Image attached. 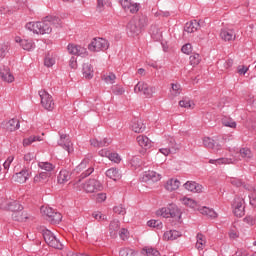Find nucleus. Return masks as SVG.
<instances>
[{
	"label": "nucleus",
	"instance_id": "obj_1",
	"mask_svg": "<svg viewBox=\"0 0 256 256\" xmlns=\"http://www.w3.org/2000/svg\"><path fill=\"white\" fill-rule=\"evenodd\" d=\"M61 29L63 27V21L61 18L55 15H48L41 19V21L28 22L25 25V29L34 33V35H51L53 33V27Z\"/></svg>",
	"mask_w": 256,
	"mask_h": 256
},
{
	"label": "nucleus",
	"instance_id": "obj_2",
	"mask_svg": "<svg viewBox=\"0 0 256 256\" xmlns=\"http://www.w3.org/2000/svg\"><path fill=\"white\" fill-rule=\"evenodd\" d=\"M9 210L12 211V219L14 221H20V223H25L31 219V216L25 211H23V206L18 202H12L10 204Z\"/></svg>",
	"mask_w": 256,
	"mask_h": 256
},
{
	"label": "nucleus",
	"instance_id": "obj_3",
	"mask_svg": "<svg viewBox=\"0 0 256 256\" xmlns=\"http://www.w3.org/2000/svg\"><path fill=\"white\" fill-rule=\"evenodd\" d=\"M95 165V162H93V156L86 157L82 160V162L76 167L77 173H81L84 177H89L91 173L95 171V168H93Z\"/></svg>",
	"mask_w": 256,
	"mask_h": 256
},
{
	"label": "nucleus",
	"instance_id": "obj_4",
	"mask_svg": "<svg viewBox=\"0 0 256 256\" xmlns=\"http://www.w3.org/2000/svg\"><path fill=\"white\" fill-rule=\"evenodd\" d=\"M109 49V42L103 38H93L88 44V51L91 53H99L101 51H107Z\"/></svg>",
	"mask_w": 256,
	"mask_h": 256
},
{
	"label": "nucleus",
	"instance_id": "obj_5",
	"mask_svg": "<svg viewBox=\"0 0 256 256\" xmlns=\"http://www.w3.org/2000/svg\"><path fill=\"white\" fill-rule=\"evenodd\" d=\"M38 95L43 109L46 111H53L55 109V100H53V96L47 90H39Z\"/></svg>",
	"mask_w": 256,
	"mask_h": 256
},
{
	"label": "nucleus",
	"instance_id": "obj_6",
	"mask_svg": "<svg viewBox=\"0 0 256 256\" xmlns=\"http://www.w3.org/2000/svg\"><path fill=\"white\" fill-rule=\"evenodd\" d=\"M134 92L143 93L147 99H152L153 95L157 93V88L147 84L146 82H138L134 87Z\"/></svg>",
	"mask_w": 256,
	"mask_h": 256
},
{
	"label": "nucleus",
	"instance_id": "obj_7",
	"mask_svg": "<svg viewBox=\"0 0 256 256\" xmlns=\"http://www.w3.org/2000/svg\"><path fill=\"white\" fill-rule=\"evenodd\" d=\"M141 24L138 26L137 25V21L135 20H131L128 24H127V35H129V37H137V35H139L141 33V27H144L147 23V18L145 16H142L140 18Z\"/></svg>",
	"mask_w": 256,
	"mask_h": 256
},
{
	"label": "nucleus",
	"instance_id": "obj_8",
	"mask_svg": "<svg viewBox=\"0 0 256 256\" xmlns=\"http://www.w3.org/2000/svg\"><path fill=\"white\" fill-rule=\"evenodd\" d=\"M85 193H97L103 191V183L97 179H88L82 184Z\"/></svg>",
	"mask_w": 256,
	"mask_h": 256
},
{
	"label": "nucleus",
	"instance_id": "obj_9",
	"mask_svg": "<svg viewBox=\"0 0 256 256\" xmlns=\"http://www.w3.org/2000/svg\"><path fill=\"white\" fill-rule=\"evenodd\" d=\"M42 235L44 237V241L49 245V247H53V249H63V244L57 237H55V234L51 232L50 230H43Z\"/></svg>",
	"mask_w": 256,
	"mask_h": 256
},
{
	"label": "nucleus",
	"instance_id": "obj_10",
	"mask_svg": "<svg viewBox=\"0 0 256 256\" xmlns=\"http://www.w3.org/2000/svg\"><path fill=\"white\" fill-rule=\"evenodd\" d=\"M232 211L236 217H243L245 215V200L241 197L235 198L232 203Z\"/></svg>",
	"mask_w": 256,
	"mask_h": 256
},
{
	"label": "nucleus",
	"instance_id": "obj_11",
	"mask_svg": "<svg viewBox=\"0 0 256 256\" xmlns=\"http://www.w3.org/2000/svg\"><path fill=\"white\" fill-rule=\"evenodd\" d=\"M163 176H161V174L153 171V170H148L145 171L141 176H140V181H142V183H157L159 182L160 179H162Z\"/></svg>",
	"mask_w": 256,
	"mask_h": 256
},
{
	"label": "nucleus",
	"instance_id": "obj_12",
	"mask_svg": "<svg viewBox=\"0 0 256 256\" xmlns=\"http://www.w3.org/2000/svg\"><path fill=\"white\" fill-rule=\"evenodd\" d=\"M233 155L238 157V161H241V159H244V161H251V159H253V152L247 147L234 150L231 152V157H233Z\"/></svg>",
	"mask_w": 256,
	"mask_h": 256
},
{
	"label": "nucleus",
	"instance_id": "obj_13",
	"mask_svg": "<svg viewBox=\"0 0 256 256\" xmlns=\"http://www.w3.org/2000/svg\"><path fill=\"white\" fill-rule=\"evenodd\" d=\"M67 49L70 55H76L78 57H87L89 55V51H87V48L81 45L69 44Z\"/></svg>",
	"mask_w": 256,
	"mask_h": 256
},
{
	"label": "nucleus",
	"instance_id": "obj_14",
	"mask_svg": "<svg viewBox=\"0 0 256 256\" xmlns=\"http://www.w3.org/2000/svg\"><path fill=\"white\" fill-rule=\"evenodd\" d=\"M181 187V180L175 177L169 178L164 183V189L168 191V193H175V191H179Z\"/></svg>",
	"mask_w": 256,
	"mask_h": 256
},
{
	"label": "nucleus",
	"instance_id": "obj_15",
	"mask_svg": "<svg viewBox=\"0 0 256 256\" xmlns=\"http://www.w3.org/2000/svg\"><path fill=\"white\" fill-rule=\"evenodd\" d=\"M0 79H2L4 83H14L15 75L11 72V68L8 66L0 67Z\"/></svg>",
	"mask_w": 256,
	"mask_h": 256
},
{
	"label": "nucleus",
	"instance_id": "obj_16",
	"mask_svg": "<svg viewBox=\"0 0 256 256\" xmlns=\"http://www.w3.org/2000/svg\"><path fill=\"white\" fill-rule=\"evenodd\" d=\"M203 147L206 149H212V151H215L216 153H219L221 149H223V145L219 142H215L213 138L210 137H204L202 139Z\"/></svg>",
	"mask_w": 256,
	"mask_h": 256
},
{
	"label": "nucleus",
	"instance_id": "obj_17",
	"mask_svg": "<svg viewBox=\"0 0 256 256\" xmlns=\"http://www.w3.org/2000/svg\"><path fill=\"white\" fill-rule=\"evenodd\" d=\"M119 3L126 13L134 14L139 11V4L131 0H119Z\"/></svg>",
	"mask_w": 256,
	"mask_h": 256
},
{
	"label": "nucleus",
	"instance_id": "obj_18",
	"mask_svg": "<svg viewBox=\"0 0 256 256\" xmlns=\"http://www.w3.org/2000/svg\"><path fill=\"white\" fill-rule=\"evenodd\" d=\"M15 43H18L23 51H33L35 49V42L29 39H22L20 36H15Z\"/></svg>",
	"mask_w": 256,
	"mask_h": 256
},
{
	"label": "nucleus",
	"instance_id": "obj_19",
	"mask_svg": "<svg viewBox=\"0 0 256 256\" xmlns=\"http://www.w3.org/2000/svg\"><path fill=\"white\" fill-rule=\"evenodd\" d=\"M238 161H239V156L233 155L232 158L210 159L209 163L211 165H233Z\"/></svg>",
	"mask_w": 256,
	"mask_h": 256
},
{
	"label": "nucleus",
	"instance_id": "obj_20",
	"mask_svg": "<svg viewBox=\"0 0 256 256\" xmlns=\"http://www.w3.org/2000/svg\"><path fill=\"white\" fill-rule=\"evenodd\" d=\"M58 145L67 151V153H73V142H71V139L67 136V134H62L60 136Z\"/></svg>",
	"mask_w": 256,
	"mask_h": 256
},
{
	"label": "nucleus",
	"instance_id": "obj_21",
	"mask_svg": "<svg viewBox=\"0 0 256 256\" xmlns=\"http://www.w3.org/2000/svg\"><path fill=\"white\" fill-rule=\"evenodd\" d=\"M220 38L222 41H235L237 39V34L235 33L234 29L231 28H222L220 30Z\"/></svg>",
	"mask_w": 256,
	"mask_h": 256
},
{
	"label": "nucleus",
	"instance_id": "obj_22",
	"mask_svg": "<svg viewBox=\"0 0 256 256\" xmlns=\"http://www.w3.org/2000/svg\"><path fill=\"white\" fill-rule=\"evenodd\" d=\"M29 177H31V170H29V168H24L13 176V180L16 183H27Z\"/></svg>",
	"mask_w": 256,
	"mask_h": 256
},
{
	"label": "nucleus",
	"instance_id": "obj_23",
	"mask_svg": "<svg viewBox=\"0 0 256 256\" xmlns=\"http://www.w3.org/2000/svg\"><path fill=\"white\" fill-rule=\"evenodd\" d=\"M82 75L87 81H91L95 77V68L90 63H84L82 65Z\"/></svg>",
	"mask_w": 256,
	"mask_h": 256
},
{
	"label": "nucleus",
	"instance_id": "obj_24",
	"mask_svg": "<svg viewBox=\"0 0 256 256\" xmlns=\"http://www.w3.org/2000/svg\"><path fill=\"white\" fill-rule=\"evenodd\" d=\"M168 211L170 214V219H181V216L183 215V212L181 211V208L177 206L175 203L168 204Z\"/></svg>",
	"mask_w": 256,
	"mask_h": 256
},
{
	"label": "nucleus",
	"instance_id": "obj_25",
	"mask_svg": "<svg viewBox=\"0 0 256 256\" xmlns=\"http://www.w3.org/2000/svg\"><path fill=\"white\" fill-rule=\"evenodd\" d=\"M184 189H186V191H190L191 193H203V185L195 181H187L184 184Z\"/></svg>",
	"mask_w": 256,
	"mask_h": 256
},
{
	"label": "nucleus",
	"instance_id": "obj_26",
	"mask_svg": "<svg viewBox=\"0 0 256 256\" xmlns=\"http://www.w3.org/2000/svg\"><path fill=\"white\" fill-rule=\"evenodd\" d=\"M136 141L139 145V147H141L142 149H151V147L153 146V142L151 141V139H149V137L145 136V135H139L136 138Z\"/></svg>",
	"mask_w": 256,
	"mask_h": 256
},
{
	"label": "nucleus",
	"instance_id": "obj_27",
	"mask_svg": "<svg viewBox=\"0 0 256 256\" xmlns=\"http://www.w3.org/2000/svg\"><path fill=\"white\" fill-rule=\"evenodd\" d=\"M162 145L163 147H168L171 153H177V151L181 149V146L177 144V142H175V139L173 138L164 139L162 141Z\"/></svg>",
	"mask_w": 256,
	"mask_h": 256
},
{
	"label": "nucleus",
	"instance_id": "obj_28",
	"mask_svg": "<svg viewBox=\"0 0 256 256\" xmlns=\"http://www.w3.org/2000/svg\"><path fill=\"white\" fill-rule=\"evenodd\" d=\"M179 201L185 207H189V209H197V207H199V203H197L195 199L187 196L180 197Z\"/></svg>",
	"mask_w": 256,
	"mask_h": 256
},
{
	"label": "nucleus",
	"instance_id": "obj_29",
	"mask_svg": "<svg viewBox=\"0 0 256 256\" xmlns=\"http://www.w3.org/2000/svg\"><path fill=\"white\" fill-rule=\"evenodd\" d=\"M119 229H121V223L119 222V220L114 219L110 222L109 225V233H110V237H117V233H119Z\"/></svg>",
	"mask_w": 256,
	"mask_h": 256
},
{
	"label": "nucleus",
	"instance_id": "obj_30",
	"mask_svg": "<svg viewBox=\"0 0 256 256\" xmlns=\"http://www.w3.org/2000/svg\"><path fill=\"white\" fill-rule=\"evenodd\" d=\"M106 177H108V179H112V181H119V179H121L122 174L121 171L117 168H110L106 171L105 173Z\"/></svg>",
	"mask_w": 256,
	"mask_h": 256
},
{
	"label": "nucleus",
	"instance_id": "obj_31",
	"mask_svg": "<svg viewBox=\"0 0 256 256\" xmlns=\"http://www.w3.org/2000/svg\"><path fill=\"white\" fill-rule=\"evenodd\" d=\"M181 237V232L177 230H169L164 232L163 234V241H175V239H179Z\"/></svg>",
	"mask_w": 256,
	"mask_h": 256
},
{
	"label": "nucleus",
	"instance_id": "obj_32",
	"mask_svg": "<svg viewBox=\"0 0 256 256\" xmlns=\"http://www.w3.org/2000/svg\"><path fill=\"white\" fill-rule=\"evenodd\" d=\"M131 129L134 131V133H143V131L146 129V126L145 123H143V120L135 119L132 121Z\"/></svg>",
	"mask_w": 256,
	"mask_h": 256
},
{
	"label": "nucleus",
	"instance_id": "obj_33",
	"mask_svg": "<svg viewBox=\"0 0 256 256\" xmlns=\"http://www.w3.org/2000/svg\"><path fill=\"white\" fill-rule=\"evenodd\" d=\"M102 81H104L106 85H114L117 81V75L113 72H105L102 74Z\"/></svg>",
	"mask_w": 256,
	"mask_h": 256
},
{
	"label": "nucleus",
	"instance_id": "obj_34",
	"mask_svg": "<svg viewBox=\"0 0 256 256\" xmlns=\"http://www.w3.org/2000/svg\"><path fill=\"white\" fill-rule=\"evenodd\" d=\"M206 245H207V237H205V235L201 233L197 234L196 249H198V251H203Z\"/></svg>",
	"mask_w": 256,
	"mask_h": 256
},
{
	"label": "nucleus",
	"instance_id": "obj_35",
	"mask_svg": "<svg viewBox=\"0 0 256 256\" xmlns=\"http://www.w3.org/2000/svg\"><path fill=\"white\" fill-rule=\"evenodd\" d=\"M51 175V173L41 172L34 176L33 181L36 185H39L40 183H45Z\"/></svg>",
	"mask_w": 256,
	"mask_h": 256
},
{
	"label": "nucleus",
	"instance_id": "obj_36",
	"mask_svg": "<svg viewBox=\"0 0 256 256\" xmlns=\"http://www.w3.org/2000/svg\"><path fill=\"white\" fill-rule=\"evenodd\" d=\"M201 215H206V217H210V219H217V212L209 207H201L198 209Z\"/></svg>",
	"mask_w": 256,
	"mask_h": 256
},
{
	"label": "nucleus",
	"instance_id": "obj_37",
	"mask_svg": "<svg viewBox=\"0 0 256 256\" xmlns=\"http://www.w3.org/2000/svg\"><path fill=\"white\" fill-rule=\"evenodd\" d=\"M69 179H71V172H69L67 170H61L59 172L58 183L60 185H65V183H67V181H69Z\"/></svg>",
	"mask_w": 256,
	"mask_h": 256
},
{
	"label": "nucleus",
	"instance_id": "obj_38",
	"mask_svg": "<svg viewBox=\"0 0 256 256\" xmlns=\"http://www.w3.org/2000/svg\"><path fill=\"white\" fill-rule=\"evenodd\" d=\"M199 29V22L197 20H194L192 22H188L185 25L184 31L186 33H195Z\"/></svg>",
	"mask_w": 256,
	"mask_h": 256
},
{
	"label": "nucleus",
	"instance_id": "obj_39",
	"mask_svg": "<svg viewBox=\"0 0 256 256\" xmlns=\"http://www.w3.org/2000/svg\"><path fill=\"white\" fill-rule=\"evenodd\" d=\"M39 169L46 171V173H51L53 175V171H55V165L51 164L50 162H39L38 163Z\"/></svg>",
	"mask_w": 256,
	"mask_h": 256
},
{
	"label": "nucleus",
	"instance_id": "obj_40",
	"mask_svg": "<svg viewBox=\"0 0 256 256\" xmlns=\"http://www.w3.org/2000/svg\"><path fill=\"white\" fill-rule=\"evenodd\" d=\"M230 183H231V185H233L234 187H244V188H246L248 191H253V186L244 185L242 179H239V178H230Z\"/></svg>",
	"mask_w": 256,
	"mask_h": 256
},
{
	"label": "nucleus",
	"instance_id": "obj_41",
	"mask_svg": "<svg viewBox=\"0 0 256 256\" xmlns=\"http://www.w3.org/2000/svg\"><path fill=\"white\" fill-rule=\"evenodd\" d=\"M178 95H181V84L172 83L171 84V89H170L171 99H174V97H178Z\"/></svg>",
	"mask_w": 256,
	"mask_h": 256
},
{
	"label": "nucleus",
	"instance_id": "obj_42",
	"mask_svg": "<svg viewBox=\"0 0 256 256\" xmlns=\"http://www.w3.org/2000/svg\"><path fill=\"white\" fill-rule=\"evenodd\" d=\"M19 120L18 119H11L6 123V129L7 131H17L19 129Z\"/></svg>",
	"mask_w": 256,
	"mask_h": 256
},
{
	"label": "nucleus",
	"instance_id": "obj_43",
	"mask_svg": "<svg viewBox=\"0 0 256 256\" xmlns=\"http://www.w3.org/2000/svg\"><path fill=\"white\" fill-rule=\"evenodd\" d=\"M140 255H142V256H144V255H146V256H161V253H159L158 250L155 248L146 247L141 251Z\"/></svg>",
	"mask_w": 256,
	"mask_h": 256
},
{
	"label": "nucleus",
	"instance_id": "obj_44",
	"mask_svg": "<svg viewBox=\"0 0 256 256\" xmlns=\"http://www.w3.org/2000/svg\"><path fill=\"white\" fill-rule=\"evenodd\" d=\"M147 225L152 229H157L159 231L163 229V222L161 220H155V219L149 220L147 222Z\"/></svg>",
	"mask_w": 256,
	"mask_h": 256
},
{
	"label": "nucleus",
	"instance_id": "obj_45",
	"mask_svg": "<svg viewBox=\"0 0 256 256\" xmlns=\"http://www.w3.org/2000/svg\"><path fill=\"white\" fill-rule=\"evenodd\" d=\"M19 8L13 9L11 6H0V15H13Z\"/></svg>",
	"mask_w": 256,
	"mask_h": 256
},
{
	"label": "nucleus",
	"instance_id": "obj_46",
	"mask_svg": "<svg viewBox=\"0 0 256 256\" xmlns=\"http://www.w3.org/2000/svg\"><path fill=\"white\" fill-rule=\"evenodd\" d=\"M180 107H183L184 109H195V102L189 99H183L179 101Z\"/></svg>",
	"mask_w": 256,
	"mask_h": 256
},
{
	"label": "nucleus",
	"instance_id": "obj_47",
	"mask_svg": "<svg viewBox=\"0 0 256 256\" xmlns=\"http://www.w3.org/2000/svg\"><path fill=\"white\" fill-rule=\"evenodd\" d=\"M156 215L158 217H163L164 219H171V216L169 214V207H163L156 211Z\"/></svg>",
	"mask_w": 256,
	"mask_h": 256
},
{
	"label": "nucleus",
	"instance_id": "obj_48",
	"mask_svg": "<svg viewBox=\"0 0 256 256\" xmlns=\"http://www.w3.org/2000/svg\"><path fill=\"white\" fill-rule=\"evenodd\" d=\"M35 141H41V137L39 136H30L28 138H24L22 141L23 147H29L32 143H35Z\"/></svg>",
	"mask_w": 256,
	"mask_h": 256
},
{
	"label": "nucleus",
	"instance_id": "obj_49",
	"mask_svg": "<svg viewBox=\"0 0 256 256\" xmlns=\"http://www.w3.org/2000/svg\"><path fill=\"white\" fill-rule=\"evenodd\" d=\"M222 125H224V127H230V129H237V122L232 118H224L222 120Z\"/></svg>",
	"mask_w": 256,
	"mask_h": 256
},
{
	"label": "nucleus",
	"instance_id": "obj_50",
	"mask_svg": "<svg viewBox=\"0 0 256 256\" xmlns=\"http://www.w3.org/2000/svg\"><path fill=\"white\" fill-rule=\"evenodd\" d=\"M201 55L199 54H193L189 57V61H190V65L192 67H197V65H199V63H201Z\"/></svg>",
	"mask_w": 256,
	"mask_h": 256
},
{
	"label": "nucleus",
	"instance_id": "obj_51",
	"mask_svg": "<svg viewBox=\"0 0 256 256\" xmlns=\"http://www.w3.org/2000/svg\"><path fill=\"white\" fill-rule=\"evenodd\" d=\"M7 53H9V44H0V61H2V59H5Z\"/></svg>",
	"mask_w": 256,
	"mask_h": 256
},
{
	"label": "nucleus",
	"instance_id": "obj_52",
	"mask_svg": "<svg viewBox=\"0 0 256 256\" xmlns=\"http://www.w3.org/2000/svg\"><path fill=\"white\" fill-rule=\"evenodd\" d=\"M92 217L100 223H103V221H107V215L103 214V212L100 211H95L94 213H92Z\"/></svg>",
	"mask_w": 256,
	"mask_h": 256
},
{
	"label": "nucleus",
	"instance_id": "obj_53",
	"mask_svg": "<svg viewBox=\"0 0 256 256\" xmlns=\"http://www.w3.org/2000/svg\"><path fill=\"white\" fill-rule=\"evenodd\" d=\"M112 93H114V95H123V93H125V88L118 84L114 85L112 86Z\"/></svg>",
	"mask_w": 256,
	"mask_h": 256
},
{
	"label": "nucleus",
	"instance_id": "obj_54",
	"mask_svg": "<svg viewBox=\"0 0 256 256\" xmlns=\"http://www.w3.org/2000/svg\"><path fill=\"white\" fill-rule=\"evenodd\" d=\"M44 65L46 67H53V65H55V57H53V55L46 56L44 59Z\"/></svg>",
	"mask_w": 256,
	"mask_h": 256
},
{
	"label": "nucleus",
	"instance_id": "obj_55",
	"mask_svg": "<svg viewBox=\"0 0 256 256\" xmlns=\"http://www.w3.org/2000/svg\"><path fill=\"white\" fill-rule=\"evenodd\" d=\"M108 159L112 161V163H121V156L115 152H110Z\"/></svg>",
	"mask_w": 256,
	"mask_h": 256
},
{
	"label": "nucleus",
	"instance_id": "obj_56",
	"mask_svg": "<svg viewBox=\"0 0 256 256\" xmlns=\"http://www.w3.org/2000/svg\"><path fill=\"white\" fill-rule=\"evenodd\" d=\"M13 202H9L6 198L0 197V209H9Z\"/></svg>",
	"mask_w": 256,
	"mask_h": 256
},
{
	"label": "nucleus",
	"instance_id": "obj_57",
	"mask_svg": "<svg viewBox=\"0 0 256 256\" xmlns=\"http://www.w3.org/2000/svg\"><path fill=\"white\" fill-rule=\"evenodd\" d=\"M181 51L184 53V55H191V53H193V46L187 43L182 46Z\"/></svg>",
	"mask_w": 256,
	"mask_h": 256
},
{
	"label": "nucleus",
	"instance_id": "obj_58",
	"mask_svg": "<svg viewBox=\"0 0 256 256\" xmlns=\"http://www.w3.org/2000/svg\"><path fill=\"white\" fill-rule=\"evenodd\" d=\"M244 222L247 223L250 227H253V225H256V215L254 216H246L244 218Z\"/></svg>",
	"mask_w": 256,
	"mask_h": 256
},
{
	"label": "nucleus",
	"instance_id": "obj_59",
	"mask_svg": "<svg viewBox=\"0 0 256 256\" xmlns=\"http://www.w3.org/2000/svg\"><path fill=\"white\" fill-rule=\"evenodd\" d=\"M105 5H107V0H97L96 9L100 13L105 10Z\"/></svg>",
	"mask_w": 256,
	"mask_h": 256
},
{
	"label": "nucleus",
	"instance_id": "obj_60",
	"mask_svg": "<svg viewBox=\"0 0 256 256\" xmlns=\"http://www.w3.org/2000/svg\"><path fill=\"white\" fill-rule=\"evenodd\" d=\"M50 219L52 223H61V219H63V216H61L60 213L54 212Z\"/></svg>",
	"mask_w": 256,
	"mask_h": 256
},
{
	"label": "nucleus",
	"instance_id": "obj_61",
	"mask_svg": "<svg viewBox=\"0 0 256 256\" xmlns=\"http://www.w3.org/2000/svg\"><path fill=\"white\" fill-rule=\"evenodd\" d=\"M41 212L43 213V215H46V217H49L50 219L53 213H55V211H53V208H47V207H42Z\"/></svg>",
	"mask_w": 256,
	"mask_h": 256
},
{
	"label": "nucleus",
	"instance_id": "obj_62",
	"mask_svg": "<svg viewBox=\"0 0 256 256\" xmlns=\"http://www.w3.org/2000/svg\"><path fill=\"white\" fill-rule=\"evenodd\" d=\"M114 213H117L118 215H125L126 211L123 205H118L113 208Z\"/></svg>",
	"mask_w": 256,
	"mask_h": 256
},
{
	"label": "nucleus",
	"instance_id": "obj_63",
	"mask_svg": "<svg viewBox=\"0 0 256 256\" xmlns=\"http://www.w3.org/2000/svg\"><path fill=\"white\" fill-rule=\"evenodd\" d=\"M68 65H69L70 69H77V67H78L77 58L71 57L68 62Z\"/></svg>",
	"mask_w": 256,
	"mask_h": 256
},
{
	"label": "nucleus",
	"instance_id": "obj_64",
	"mask_svg": "<svg viewBox=\"0 0 256 256\" xmlns=\"http://www.w3.org/2000/svg\"><path fill=\"white\" fill-rule=\"evenodd\" d=\"M236 256H256V252L249 254L246 250L240 249L236 252Z\"/></svg>",
	"mask_w": 256,
	"mask_h": 256
}]
</instances>
